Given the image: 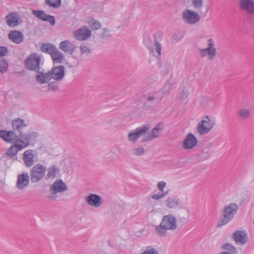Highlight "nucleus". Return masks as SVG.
I'll return each mask as SVG.
<instances>
[{"mask_svg":"<svg viewBox=\"0 0 254 254\" xmlns=\"http://www.w3.org/2000/svg\"><path fill=\"white\" fill-rule=\"evenodd\" d=\"M177 228V219L172 214L163 216L160 225L156 226L155 231L157 234L160 237H164L167 231H174Z\"/></svg>","mask_w":254,"mask_h":254,"instance_id":"f257e3e1","label":"nucleus"},{"mask_svg":"<svg viewBox=\"0 0 254 254\" xmlns=\"http://www.w3.org/2000/svg\"><path fill=\"white\" fill-rule=\"evenodd\" d=\"M38 136L39 133L37 131H32L24 133L20 132L16 135L15 142L23 149L31 144L33 145Z\"/></svg>","mask_w":254,"mask_h":254,"instance_id":"f03ea898","label":"nucleus"},{"mask_svg":"<svg viewBox=\"0 0 254 254\" xmlns=\"http://www.w3.org/2000/svg\"><path fill=\"white\" fill-rule=\"evenodd\" d=\"M238 210V206L234 203H231L225 206L224 208L223 218L219 221L217 226L220 227L230 222L233 219L234 215L237 213Z\"/></svg>","mask_w":254,"mask_h":254,"instance_id":"7ed1b4c3","label":"nucleus"},{"mask_svg":"<svg viewBox=\"0 0 254 254\" xmlns=\"http://www.w3.org/2000/svg\"><path fill=\"white\" fill-rule=\"evenodd\" d=\"M46 171V167L41 164L33 166L29 171L31 183H36L43 180L45 177Z\"/></svg>","mask_w":254,"mask_h":254,"instance_id":"20e7f679","label":"nucleus"},{"mask_svg":"<svg viewBox=\"0 0 254 254\" xmlns=\"http://www.w3.org/2000/svg\"><path fill=\"white\" fill-rule=\"evenodd\" d=\"M215 120L213 118L206 116L200 121L197 126V131L200 135L207 134L215 125Z\"/></svg>","mask_w":254,"mask_h":254,"instance_id":"39448f33","label":"nucleus"},{"mask_svg":"<svg viewBox=\"0 0 254 254\" xmlns=\"http://www.w3.org/2000/svg\"><path fill=\"white\" fill-rule=\"evenodd\" d=\"M41 57L37 54L33 53L25 60V67L31 71H37L40 69Z\"/></svg>","mask_w":254,"mask_h":254,"instance_id":"423d86ee","label":"nucleus"},{"mask_svg":"<svg viewBox=\"0 0 254 254\" xmlns=\"http://www.w3.org/2000/svg\"><path fill=\"white\" fill-rule=\"evenodd\" d=\"M148 125H145L137 127L134 130L130 131L127 135V139L129 141L135 143L139 137L146 134L149 130Z\"/></svg>","mask_w":254,"mask_h":254,"instance_id":"0eeeda50","label":"nucleus"},{"mask_svg":"<svg viewBox=\"0 0 254 254\" xmlns=\"http://www.w3.org/2000/svg\"><path fill=\"white\" fill-rule=\"evenodd\" d=\"M182 18L185 23L191 25L199 21L200 16L196 12L187 9L183 12Z\"/></svg>","mask_w":254,"mask_h":254,"instance_id":"6e6552de","label":"nucleus"},{"mask_svg":"<svg viewBox=\"0 0 254 254\" xmlns=\"http://www.w3.org/2000/svg\"><path fill=\"white\" fill-rule=\"evenodd\" d=\"M6 24L10 27H15L22 22V19L17 12H12L7 14L5 18Z\"/></svg>","mask_w":254,"mask_h":254,"instance_id":"1a4fd4ad","label":"nucleus"},{"mask_svg":"<svg viewBox=\"0 0 254 254\" xmlns=\"http://www.w3.org/2000/svg\"><path fill=\"white\" fill-rule=\"evenodd\" d=\"M91 35V31L87 26H83L74 31V38L79 41H85L88 39Z\"/></svg>","mask_w":254,"mask_h":254,"instance_id":"9d476101","label":"nucleus"},{"mask_svg":"<svg viewBox=\"0 0 254 254\" xmlns=\"http://www.w3.org/2000/svg\"><path fill=\"white\" fill-rule=\"evenodd\" d=\"M52 79L56 81L62 80L65 76V68L62 65L54 66L51 70L49 71Z\"/></svg>","mask_w":254,"mask_h":254,"instance_id":"9b49d317","label":"nucleus"},{"mask_svg":"<svg viewBox=\"0 0 254 254\" xmlns=\"http://www.w3.org/2000/svg\"><path fill=\"white\" fill-rule=\"evenodd\" d=\"M32 13L38 18L43 21L49 22L51 25H54L56 23L55 16L47 14L42 10H33Z\"/></svg>","mask_w":254,"mask_h":254,"instance_id":"f8f14e48","label":"nucleus"},{"mask_svg":"<svg viewBox=\"0 0 254 254\" xmlns=\"http://www.w3.org/2000/svg\"><path fill=\"white\" fill-rule=\"evenodd\" d=\"M65 183L62 180H57L50 187V191L53 194L58 192H62L67 190Z\"/></svg>","mask_w":254,"mask_h":254,"instance_id":"ddd939ff","label":"nucleus"},{"mask_svg":"<svg viewBox=\"0 0 254 254\" xmlns=\"http://www.w3.org/2000/svg\"><path fill=\"white\" fill-rule=\"evenodd\" d=\"M163 130V127L160 124L157 125L151 131L147 134L144 135L141 140V142L144 143L146 141L151 140L154 138L159 136L160 132Z\"/></svg>","mask_w":254,"mask_h":254,"instance_id":"4468645a","label":"nucleus"},{"mask_svg":"<svg viewBox=\"0 0 254 254\" xmlns=\"http://www.w3.org/2000/svg\"><path fill=\"white\" fill-rule=\"evenodd\" d=\"M197 142L196 137L191 133H189L183 141L182 146L185 150L190 149L194 148Z\"/></svg>","mask_w":254,"mask_h":254,"instance_id":"2eb2a0df","label":"nucleus"},{"mask_svg":"<svg viewBox=\"0 0 254 254\" xmlns=\"http://www.w3.org/2000/svg\"><path fill=\"white\" fill-rule=\"evenodd\" d=\"M234 241L237 244L243 245L248 241V236L247 232L244 230L236 231L232 236Z\"/></svg>","mask_w":254,"mask_h":254,"instance_id":"dca6fc26","label":"nucleus"},{"mask_svg":"<svg viewBox=\"0 0 254 254\" xmlns=\"http://www.w3.org/2000/svg\"><path fill=\"white\" fill-rule=\"evenodd\" d=\"M30 180V177L27 173H24L17 176L16 187L19 190H23L28 186Z\"/></svg>","mask_w":254,"mask_h":254,"instance_id":"f3484780","label":"nucleus"},{"mask_svg":"<svg viewBox=\"0 0 254 254\" xmlns=\"http://www.w3.org/2000/svg\"><path fill=\"white\" fill-rule=\"evenodd\" d=\"M12 127L13 130L18 133L23 132V130L27 127V124L26 122L21 118H17L12 121Z\"/></svg>","mask_w":254,"mask_h":254,"instance_id":"a211bd4d","label":"nucleus"},{"mask_svg":"<svg viewBox=\"0 0 254 254\" xmlns=\"http://www.w3.org/2000/svg\"><path fill=\"white\" fill-rule=\"evenodd\" d=\"M17 134L13 130H0V137L8 143L16 142Z\"/></svg>","mask_w":254,"mask_h":254,"instance_id":"6ab92c4d","label":"nucleus"},{"mask_svg":"<svg viewBox=\"0 0 254 254\" xmlns=\"http://www.w3.org/2000/svg\"><path fill=\"white\" fill-rule=\"evenodd\" d=\"M85 200L89 205L95 207H98L103 203L102 198L96 194L89 195L86 197Z\"/></svg>","mask_w":254,"mask_h":254,"instance_id":"aec40b11","label":"nucleus"},{"mask_svg":"<svg viewBox=\"0 0 254 254\" xmlns=\"http://www.w3.org/2000/svg\"><path fill=\"white\" fill-rule=\"evenodd\" d=\"M34 150L28 149L24 151L23 154V160L26 167H32L34 164Z\"/></svg>","mask_w":254,"mask_h":254,"instance_id":"412c9836","label":"nucleus"},{"mask_svg":"<svg viewBox=\"0 0 254 254\" xmlns=\"http://www.w3.org/2000/svg\"><path fill=\"white\" fill-rule=\"evenodd\" d=\"M59 47L60 50L70 55L73 54L75 49V46L68 40L61 42Z\"/></svg>","mask_w":254,"mask_h":254,"instance_id":"4be33fe9","label":"nucleus"},{"mask_svg":"<svg viewBox=\"0 0 254 254\" xmlns=\"http://www.w3.org/2000/svg\"><path fill=\"white\" fill-rule=\"evenodd\" d=\"M35 78L40 84L47 83L52 79L49 71L44 73L42 71H40L39 70L36 71Z\"/></svg>","mask_w":254,"mask_h":254,"instance_id":"5701e85b","label":"nucleus"},{"mask_svg":"<svg viewBox=\"0 0 254 254\" xmlns=\"http://www.w3.org/2000/svg\"><path fill=\"white\" fill-rule=\"evenodd\" d=\"M162 92H153L146 97V101L151 104H157L160 103L163 98Z\"/></svg>","mask_w":254,"mask_h":254,"instance_id":"b1692460","label":"nucleus"},{"mask_svg":"<svg viewBox=\"0 0 254 254\" xmlns=\"http://www.w3.org/2000/svg\"><path fill=\"white\" fill-rule=\"evenodd\" d=\"M8 38L14 43L18 44L23 41L24 36L21 32L18 30H13L9 33Z\"/></svg>","mask_w":254,"mask_h":254,"instance_id":"393cba45","label":"nucleus"},{"mask_svg":"<svg viewBox=\"0 0 254 254\" xmlns=\"http://www.w3.org/2000/svg\"><path fill=\"white\" fill-rule=\"evenodd\" d=\"M240 7L242 10L247 11L249 13L254 12V2L253 0H240Z\"/></svg>","mask_w":254,"mask_h":254,"instance_id":"a878e982","label":"nucleus"},{"mask_svg":"<svg viewBox=\"0 0 254 254\" xmlns=\"http://www.w3.org/2000/svg\"><path fill=\"white\" fill-rule=\"evenodd\" d=\"M59 171L60 169L57 166H51L47 169V175H45V179L47 180L49 179H54L59 173Z\"/></svg>","mask_w":254,"mask_h":254,"instance_id":"bb28decb","label":"nucleus"},{"mask_svg":"<svg viewBox=\"0 0 254 254\" xmlns=\"http://www.w3.org/2000/svg\"><path fill=\"white\" fill-rule=\"evenodd\" d=\"M51 56L54 64H61L64 60V56L63 54L57 48H56L53 53L51 55Z\"/></svg>","mask_w":254,"mask_h":254,"instance_id":"cd10ccee","label":"nucleus"},{"mask_svg":"<svg viewBox=\"0 0 254 254\" xmlns=\"http://www.w3.org/2000/svg\"><path fill=\"white\" fill-rule=\"evenodd\" d=\"M166 205L169 208H173L179 205V198L177 196H171L165 200Z\"/></svg>","mask_w":254,"mask_h":254,"instance_id":"c85d7f7f","label":"nucleus"},{"mask_svg":"<svg viewBox=\"0 0 254 254\" xmlns=\"http://www.w3.org/2000/svg\"><path fill=\"white\" fill-rule=\"evenodd\" d=\"M22 150L18 146V144L14 142V144L12 145L8 149L6 153V155L9 157L12 158L13 156H15L18 152L20 150Z\"/></svg>","mask_w":254,"mask_h":254,"instance_id":"c756f323","label":"nucleus"},{"mask_svg":"<svg viewBox=\"0 0 254 254\" xmlns=\"http://www.w3.org/2000/svg\"><path fill=\"white\" fill-rule=\"evenodd\" d=\"M239 117L243 120H248L252 116L251 111L246 108L240 109L238 112Z\"/></svg>","mask_w":254,"mask_h":254,"instance_id":"7c9ffc66","label":"nucleus"},{"mask_svg":"<svg viewBox=\"0 0 254 254\" xmlns=\"http://www.w3.org/2000/svg\"><path fill=\"white\" fill-rule=\"evenodd\" d=\"M211 146V144H209L203 149L201 153L199 154V158L201 159L206 160L210 158L211 156V152L210 151V149Z\"/></svg>","mask_w":254,"mask_h":254,"instance_id":"2f4dec72","label":"nucleus"},{"mask_svg":"<svg viewBox=\"0 0 254 254\" xmlns=\"http://www.w3.org/2000/svg\"><path fill=\"white\" fill-rule=\"evenodd\" d=\"M56 47L50 43L43 44L40 47V50L44 53L49 54L50 55L53 53Z\"/></svg>","mask_w":254,"mask_h":254,"instance_id":"473e14b6","label":"nucleus"},{"mask_svg":"<svg viewBox=\"0 0 254 254\" xmlns=\"http://www.w3.org/2000/svg\"><path fill=\"white\" fill-rule=\"evenodd\" d=\"M119 155L112 151L107 153L104 157V161L108 164L115 161L118 158Z\"/></svg>","mask_w":254,"mask_h":254,"instance_id":"72a5a7b5","label":"nucleus"},{"mask_svg":"<svg viewBox=\"0 0 254 254\" xmlns=\"http://www.w3.org/2000/svg\"><path fill=\"white\" fill-rule=\"evenodd\" d=\"M207 50L211 52L215 56L217 54L216 49L214 46V42L212 39L210 38L207 40V47L206 48Z\"/></svg>","mask_w":254,"mask_h":254,"instance_id":"f704fd0d","label":"nucleus"},{"mask_svg":"<svg viewBox=\"0 0 254 254\" xmlns=\"http://www.w3.org/2000/svg\"><path fill=\"white\" fill-rule=\"evenodd\" d=\"M8 64L7 61L3 57H0V72L3 73L7 70Z\"/></svg>","mask_w":254,"mask_h":254,"instance_id":"c9c22d12","label":"nucleus"},{"mask_svg":"<svg viewBox=\"0 0 254 254\" xmlns=\"http://www.w3.org/2000/svg\"><path fill=\"white\" fill-rule=\"evenodd\" d=\"M45 3L50 7L59 8L61 5V0H45Z\"/></svg>","mask_w":254,"mask_h":254,"instance_id":"e433bc0d","label":"nucleus"},{"mask_svg":"<svg viewBox=\"0 0 254 254\" xmlns=\"http://www.w3.org/2000/svg\"><path fill=\"white\" fill-rule=\"evenodd\" d=\"M222 248L224 250L229 251L231 254H237V250L236 248L229 243L223 245Z\"/></svg>","mask_w":254,"mask_h":254,"instance_id":"4c0bfd02","label":"nucleus"},{"mask_svg":"<svg viewBox=\"0 0 254 254\" xmlns=\"http://www.w3.org/2000/svg\"><path fill=\"white\" fill-rule=\"evenodd\" d=\"M199 52L202 58L208 55V58L210 60H213L215 57L211 52L209 53L206 48L199 49Z\"/></svg>","mask_w":254,"mask_h":254,"instance_id":"58836bf2","label":"nucleus"},{"mask_svg":"<svg viewBox=\"0 0 254 254\" xmlns=\"http://www.w3.org/2000/svg\"><path fill=\"white\" fill-rule=\"evenodd\" d=\"M81 55H87L91 53V50L89 46L85 44H82L79 47Z\"/></svg>","mask_w":254,"mask_h":254,"instance_id":"ea45409f","label":"nucleus"},{"mask_svg":"<svg viewBox=\"0 0 254 254\" xmlns=\"http://www.w3.org/2000/svg\"><path fill=\"white\" fill-rule=\"evenodd\" d=\"M89 25L93 30H98L101 27V24L100 22L95 19H92L91 20Z\"/></svg>","mask_w":254,"mask_h":254,"instance_id":"a19ab883","label":"nucleus"},{"mask_svg":"<svg viewBox=\"0 0 254 254\" xmlns=\"http://www.w3.org/2000/svg\"><path fill=\"white\" fill-rule=\"evenodd\" d=\"M168 192L169 191H166V192H162L160 191V192H158L156 194H152L151 198L154 200H159L166 196L168 193Z\"/></svg>","mask_w":254,"mask_h":254,"instance_id":"79ce46f5","label":"nucleus"},{"mask_svg":"<svg viewBox=\"0 0 254 254\" xmlns=\"http://www.w3.org/2000/svg\"><path fill=\"white\" fill-rule=\"evenodd\" d=\"M158 253L159 252L157 249L151 246H148L146 247L145 250L140 254H158Z\"/></svg>","mask_w":254,"mask_h":254,"instance_id":"37998d69","label":"nucleus"},{"mask_svg":"<svg viewBox=\"0 0 254 254\" xmlns=\"http://www.w3.org/2000/svg\"><path fill=\"white\" fill-rule=\"evenodd\" d=\"M145 152V150L142 147L135 148L132 150V154L135 156H141Z\"/></svg>","mask_w":254,"mask_h":254,"instance_id":"c03bdc74","label":"nucleus"},{"mask_svg":"<svg viewBox=\"0 0 254 254\" xmlns=\"http://www.w3.org/2000/svg\"><path fill=\"white\" fill-rule=\"evenodd\" d=\"M192 6L195 8H201L203 6L202 0H192Z\"/></svg>","mask_w":254,"mask_h":254,"instance_id":"a18cd8bd","label":"nucleus"},{"mask_svg":"<svg viewBox=\"0 0 254 254\" xmlns=\"http://www.w3.org/2000/svg\"><path fill=\"white\" fill-rule=\"evenodd\" d=\"M154 46L156 53L159 56H160L162 47L161 44L159 43L157 39L155 40Z\"/></svg>","mask_w":254,"mask_h":254,"instance_id":"49530a36","label":"nucleus"},{"mask_svg":"<svg viewBox=\"0 0 254 254\" xmlns=\"http://www.w3.org/2000/svg\"><path fill=\"white\" fill-rule=\"evenodd\" d=\"M8 53V51L6 47L0 46V57L6 56Z\"/></svg>","mask_w":254,"mask_h":254,"instance_id":"de8ad7c7","label":"nucleus"},{"mask_svg":"<svg viewBox=\"0 0 254 254\" xmlns=\"http://www.w3.org/2000/svg\"><path fill=\"white\" fill-rule=\"evenodd\" d=\"M48 90H52L53 91L57 90L58 88V85L56 82H51L48 84Z\"/></svg>","mask_w":254,"mask_h":254,"instance_id":"09e8293b","label":"nucleus"},{"mask_svg":"<svg viewBox=\"0 0 254 254\" xmlns=\"http://www.w3.org/2000/svg\"><path fill=\"white\" fill-rule=\"evenodd\" d=\"M166 185V183L164 181L159 182L157 184V188L160 191L165 192L164 190V188Z\"/></svg>","mask_w":254,"mask_h":254,"instance_id":"8fccbe9b","label":"nucleus"},{"mask_svg":"<svg viewBox=\"0 0 254 254\" xmlns=\"http://www.w3.org/2000/svg\"><path fill=\"white\" fill-rule=\"evenodd\" d=\"M183 96H182V98H185L187 97V93L186 92V91H185L184 90H183Z\"/></svg>","mask_w":254,"mask_h":254,"instance_id":"3c124183","label":"nucleus"},{"mask_svg":"<svg viewBox=\"0 0 254 254\" xmlns=\"http://www.w3.org/2000/svg\"><path fill=\"white\" fill-rule=\"evenodd\" d=\"M181 221H182V222H184V223H187V219H186V218H182V219H181Z\"/></svg>","mask_w":254,"mask_h":254,"instance_id":"603ef678","label":"nucleus"},{"mask_svg":"<svg viewBox=\"0 0 254 254\" xmlns=\"http://www.w3.org/2000/svg\"><path fill=\"white\" fill-rule=\"evenodd\" d=\"M103 30H104V32L108 31V29L107 28H104Z\"/></svg>","mask_w":254,"mask_h":254,"instance_id":"864d4df0","label":"nucleus"}]
</instances>
